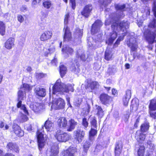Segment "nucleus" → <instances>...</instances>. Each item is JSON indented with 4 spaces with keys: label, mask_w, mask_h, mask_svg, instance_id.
Returning a JSON list of instances; mask_svg holds the SVG:
<instances>
[{
    "label": "nucleus",
    "mask_w": 156,
    "mask_h": 156,
    "mask_svg": "<svg viewBox=\"0 0 156 156\" xmlns=\"http://www.w3.org/2000/svg\"><path fill=\"white\" fill-rule=\"evenodd\" d=\"M62 51L68 54L71 55L73 52V49L68 46L64 47L62 48Z\"/></svg>",
    "instance_id": "40"
},
{
    "label": "nucleus",
    "mask_w": 156,
    "mask_h": 156,
    "mask_svg": "<svg viewBox=\"0 0 156 156\" xmlns=\"http://www.w3.org/2000/svg\"><path fill=\"white\" fill-rule=\"evenodd\" d=\"M148 27L149 28H153L154 30L156 29V20L155 19H154L150 23Z\"/></svg>",
    "instance_id": "47"
},
{
    "label": "nucleus",
    "mask_w": 156,
    "mask_h": 156,
    "mask_svg": "<svg viewBox=\"0 0 156 156\" xmlns=\"http://www.w3.org/2000/svg\"><path fill=\"white\" fill-rule=\"evenodd\" d=\"M145 137V134H143V132L137 131L136 134V137L138 141L141 143L144 140Z\"/></svg>",
    "instance_id": "22"
},
{
    "label": "nucleus",
    "mask_w": 156,
    "mask_h": 156,
    "mask_svg": "<svg viewBox=\"0 0 156 156\" xmlns=\"http://www.w3.org/2000/svg\"><path fill=\"white\" fill-rule=\"evenodd\" d=\"M125 5L124 4H116L115 5V8L117 10H120L122 11L121 12V14H122V15L118 16V18L117 19L118 20L123 15L122 11L124 10V9L125 8Z\"/></svg>",
    "instance_id": "28"
},
{
    "label": "nucleus",
    "mask_w": 156,
    "mask_h": 156,
    "mask_svg": "<svg viewBox=\"0 0 156 156\" xmlns=\"http://www.w3.org/2000/svg\"><path fill=\"white\" fill-rule=\"evenodd\" d=\"M144 147L143 146H141L137 152L138 156H144Z\"/></svg>",
    "instance_id": "48"
},
{
    "label": "nucleus",
    "mask_w": 156,
    "mask_h": 156,
    "mask_svg": "<svg viewBox=\"0 0 156 156\" xmlns=\"http://www.w3.org/2000/svg\"><path fill=\"white\" fill-rule=\"evenodd\" d=\"M90 122L91 125V128H94L97 129V123L96 118L95 117H90Z\"/></svg>",
    "instance_id": "30"
},
{
    "label": "nucleus",
    "mask_w": 156,
    "mask_h": 156,
    "mask_svg": "<svg viewBox=\"0 0 156 156\" xmlns=\"http://www.w3.org/2000/svg\"><path fill=\"white\" fill-rule=\"evenodd\" d=\"M67 72V68L64 65H61L60 66V73L61 76L63 77L66 74Z\"/></svg>",
    "instance_id": "36"
},
{
    "label": "nucleus",
    "mask_w": 156,
    "mask_h": 156,
    "mask_svg": "<svg viewBox=\"0 0 156 156\" xmlns=\"http://www.w3.org/2000/svg\"><path fill=\"white\" fill-rule=\"evenodd\" d=\"M57 62V59L56 58H55L54 59L52 60L51 61L52 64L53 65H56V63Z\"/></svg>",
    "instance_id": "62"
},
{
    "label": "nucleus",
    "mask_w": 156,
    "mask_h": 156,
    "mask_svg": "<svg viewBox=\"0 0 156 156\" xmlns=\"http://www.w3.org/2000/svg\"><path fill=\"white\" fill-rule=\"evenodd\" d=\"M44 126L48 131H52L54 129V125L53 123L50 121L48 119L44 123Z\"/></svg>",
    "instance_id": "17"
},
{
    "label": "nucleus",
    "mask_w": 156,
    "mask_h": 156,
    "mask_svg": "<svg viewBox=\"0 0 156 156\" xmlns=\"http://www.w3.org/2000/svg\"><path fill=\"white\" fill-rule=\"evenodd\" d=\"M127 45L131 48L133 51H136L138 47L136 39L134 37L131 38L128 42L127 41Z\"/></svg>",
    "instance_id": "13"
},
{
    "label": "nucleus",
    "mask_w": 156,
    "mask_h": 156,
    "mask_svg": "<svg viewBox=\"0 0 156 156\" xmlns=\"http://www.w3.org/2000/svg\"><path fill=\"white\" fill-rule=\"evenodd\" d=\"M41 105L37 103H32L30 105V108L35 113H37L41 108Z\"/></svg>",
    "instance_id": "18"
},
{
    "label": "nucleus",
    "mask_w": 156,
    "mask_h": 156,
    "mask_svg": "<svg viewBox=\"0 0 156 156\" xmlns=\"http://www.w3.org/2000/svg\"><path fill=\"white\" fill-rule=\"evenodd\" d=\"M75 147H70L67 150L64 151L63 156H73V154L76 151Z\"/></svg>",
    "instance_id": "20"
},
{
    "label": "nucleus",
    "mask_w": 156,
    "mask_h": 156,
    "mask_svg": "<svg viewBox=\"0 0 156 156\" xmlns=\"http://www.w3.org/2000/svg\"><path fill=\"white\" fill-rule=\"evenodd\" d=\"M115 69L112 67L109 68L108 70V72L110 74H111L114 73Z\"/></svg>",
    "instance_id": "56"
},
{
    "label": "nucleus",
    "mask_w": 156,
    "mask_h": 156,
    "mask_svg": "<svg viewBox=\"0 0 156 156\" xmlns=\"http://www.w3.org/2000/svg\"><path fill=\"white\" fill-rule=\"evenodd\" d=\"M122 148V145L121 141L117 142L115 147V156H119Z\"/></svg>",
    "instance_id": "15"
},
{
    "label": "nucleus",
    "mask_w": 156,
    "mask_h": 156,
    "mask_svg": "<svg viewBox=\"0 0 156 156\" xmlns=\"http://www.w3.org/2000/svg\"><path fill=\"white\" fill-rule=\"evenodd\" d=\"M76 34L78 35V37H80L82 36L83 31L81 30L78 29L76 31Z\"/></svg>",
    "instance_id": "54"
},
{
    "label": "nucleus",
    "mask_w": 156,
    "mask_h": 156,
    "mask_svg": "<svg viewBox=\"0 0 156 156\" xmlns=\"http://www.w3.org/2000/svg\"><path fill=\"white\" fill-rule=\"evenodd\" d=\"M20 10L23 12H25L27 10V8L26 6H23L21 8Z\"/></svg>",
    "instance_id": "57"
},
{
    "label": "nucleus",
    "mask_w": 156,
    "mask_h": 156,
    "mask_svg": "<svg viewBox=\"0 0 156 156\" xmlns=\"http://www.w3.org/2000/svg\"><path fill=\"white\" fill-rule=\"evenodd\" d=\"M34 92L36 95L37 96L44 97L46 95L45 89L41 87H36L34 90Z\"/></svg>",
    "instance_id": "10"
},
{
    "label": "nucleus",
    "mask_w": 156,
    "mask_h": 156,
    "mask_svg": "<svg viewBox=\"0 0 156 156\" xmlns=\"http://www.w3.org/2000/svg\"><path fill=\"white\" fill-rule=\"evenodd\" d=\"M125 66L126 69H129L130 68V65L128 63H126L125 65Z\"/></svg>",
    "instance_id": "64"
},
{
    "label": "nucleus",
    "mask_w": 156,
    "mask_h": 156,
    "mask_svg": "<svg viewBox=\"0 0 156 156\" xmlns=\"http://www.w3.org/2000/svg\"><path fill=\"white\" fill-rule=\"evenodd\" d=\"M97 133V131L96 129L91 128V130L89 132V136L90 139L92 137L96 135Z\"/></svg>",
    "instance_id": "46"
},
{
    "label": "nucleus",
    "mask_w": 156,
    "mask_h": 156,
    "mask_svg": "<svg viewBox=\"0 0 156 156\" xmlns=\"http://www.w3.org/2000/svg\"><path fill=\"white\" fill-rule=\"evenodd\" d=\"M127 29H126V30L125 29H124L125 31H126L125 32L122 33V34H123L122 36H120L117 39V40L116 41V42H115V43L114 44V45L115 46L116 44L118 45L119 44L120 42V41L124 39V37L128 33L127 32L126 30Z\"/></svg>",
    "instance_id": "43"
},
{
    "label": "nucleus",
    "mask_w": 156,
    "mask_h": 156,
    "mask_svg": "<svg viewBox=\"0 0 156 156\" xmlns=\"http://www.w3.org/2000/svg\"><path fill=\"white\" fill-rule=\"evenodd\" d=\"M92 9L91 5H86L81 12V14L85 17L87 18L90 15V13Z\"/></svg>",
    "instance_id": "12"
},
{
    "label": "nucleus",
    "mask_w": 156,
    "mask_h": 156,
    "mask_svg": "<svg viewBox=\"0 0 156 156\" xmlns=\"http://www.w3.org/2000/svg\"><path fill=\"white\" fill-rule=\"evenodd\" d=\"M74 86L73 84H62L61 80L58 79L53 86V94H61L64 93H68L69 91L73 92L74 91Z\"/></svg>",
    "instance_id": "2"
},
{
    "label": "nucleus",
    "mask_w": 156,
    "mask_h": 156,
    "mask_svg": "<svg viewBox=\"0 0 156 156\" xmlns=\"http://www.w3.org/2000/svg\"><path fill=\"white\" fill-rule=\"evenodd\" d=\"M27 130L29 131H31L32 130L31 126L30 125H28L26 127Z\"/></svg>",
    "instance_id": "61"
},
{
    "label": "nucleus",
    "mask_w": 156,
    "mask_h": 156,
    "mask_svg": "<svg viewBox=\"0 0 156 156\" xmlns=\"http://www.w3.org/2000/svg\"><path fill=\"white\" fill-rule=\"evenodd\" d=\"M18 100H23L25 98L26 93L20 89L18 92Z\"/></svg>",
    "instance_id": "35"
},
{
    "label": "nucleus",
    "mask_w": 156,
    "mask_h": 156,
    "mask_svg": "<svg viewBox=\"0 0 156 156\" xmlns=\"http://www.w3.org/2000/svg\"><path fill=\"white\" fill-rule=\"evenodd\" d=\"M55 136L60 142H66L70 138L69 135L60 130H58L56 132Z\"/></svg>",
    "instance_id": "4"
},
{
    "label": "nucleus",
    "mask_w": 156,
    "mask_h": 156,
    "mask_svg": "<svg viewBox=\"0 0 156 156\" xmlns=\"http://www.w3.org/2000/svg\"><path fill=\"white\" fill-rule=\"evenodd\" d=\"M37 136L39 149L41 151L45 144V140L42 133L39 131L37 132Z\"/></svg>",
    "instance_id": "6"
},
{
    "label": "nucleus",
    "mask_w": 156,
    "mask_h": 156,
    "mask_svg": "<svg viewBox=\"0 0 156 156\" xmlns=\"http://www.w3.org/2000/svg\"><path fill=\"white\" fill-rule=\"evenodd\" d=\"M5 33V26L2 21H0V34L3 36Z\"/></svg>",
    "instance_id": "38"
},
{
    "label": "nucleus",
    "mask_w": 156,
    "mask_h": 156,
    "mask_svg": "<svg viewBox=\"0 0 156 156\" xmlns=\"http://www.w3.org/2000/svg\"><path fill=\"white\" fill-rule=\"evenodd\" d=\"M52 109H55L63 108L65 105L64 100L61 98L54 99L52 101Z\"/></svg>",
    "instance_id": "5"
},
{
    "label": "nucleus",
    "mask_w": 156,
    "mask_h": 156,
    "mask_svg": "<svg viewBox=\"0 0 156 156\" xmlns=\"http://www.w3.org/2000/svg\"><path fill=\"white\" fill-rule=\"evenodd\" d=\"M7 147L10 150H14L17 153H19V149L18 146L15 144L10 142L8 144Z\"/></svg>",
    "instance_id": "24"
},
{
    "label": "nucleus",
    "mask_w": 156,
    "mask_h": 156,
    "mask_svg": "<svg viewBox=\"0 0 156 156\" xmlns=\"http://www.w3.org/2000/svg\"><path fill=\"white\" fill-rule=\"evenodd\" d=\"M57 123L60 127L65 128L67 124V121L64 117H60L58 120Z\"/></svg>",
    "instance_id": "21"
},
{
    "label": "nucleus",
    "mask_w": 156,
    "mask_h": 156,
    "mask_svg": "<svg viewBox=\"0 0 156 156\" xmlns=\"http://www.w3.org/2000/svg\"><path fill=\"white\" fill-rule=\"evenodd\" d=\"M52 34V32L48 30H46L42 33L40 37V40L43 41H45L51 38Z\"/></svg>",
    "instance_id": "9"
},
{
    "label": "nucleus",
    "mask_w": 156,
    "mask_h": 156,
    "mask_svg": "<svg viewBox=\"0 0 156 156\" xmlns=\"http://www.w3.org/2000/svg\"><path fill=\"white\" fill-rule=\"evenodd\" d=\"M58 153V146L57 144L53 146L51 148V156H57Z\"/></svg>",
    "instance_id": "25"
},
{
    "label": "nucleus",
    "mask_w": 156,
    "mask_h": 156,
    "mask_svg": "<svg viewBox=\"0 0 156 156\" xmlns=\"http://www.w3.org/2000/svg\"><path fill=\"white\" fill-rule=\"evenodd\" d=\"M32 87L30 86L29 85L24 83L20 87V89L22 91L24 90L25 93L29 92L32 90Z\"/></svg>",
    "instance_id": "26"
},
{
    "label": "nucleus",
    "mask_w": 156,
    "mask_h": 156,
    "mask_svg": "<svg viewBox=\"0 0 156 156\" xmlns=\"http://www.w3.org/2000/svg\"><path fill=\"white\" fill-rule=\"evenodd\" d=\"M149 108L150 111L156 110V99L152 100L149 105Z\"/></svg>",
    "instance_id": "31"
},
{
    "label": "nucleus",
    "mask_w": 156,
    "mask_h": 156,
    "mask_svg": "<svg viewBox=\"0 0 156 156\" xmlns=\"http://www.w3.org/2000/svg\"><path fill=\"white\" fill-rule=\"evenodd\" d=\"M15 39L11 37L8 39L5 44V48L8 49H11L14 46Z\"/></svg>",
    "instance_id": "16"
},
{
    "label": "nucleus",
    "mask_w": 156,
    "mask_h": 156,
    "mask_svg": "<svg viewBox=\"0 0 156 156\" xmlns=\"http://www.w3.org/2000/svg\"><path fill=\"white\" fill-rule=\"evenodd\" d=\"M76 62V67H75V66H73L71 67V69H72V71L74 73H79L80 72V70L79 68H78V66H77V62Z\"/></svg>",
    "instance_id": "49"
},
{
    "label": "nucleus",
    "mask_w": 156,
    "mask_h": 156,
    "mask_svg": "<svg viewBox=\"0 0 156 156\" xmlns=\"http://www.w3.org/2000/svg\"><path fill=\"white\" fill-rule=\"evenodd\" d=\"M149 125L148 123L145 122L142 124L141 126V132H146L148 129Z\"/></svg>",
    "instance_id": "37"
},
{
    "label": "nucleus",
    "mask_w": 156,
    "mask_h": 156,
    "mask_svg": "<svg viewBox=\"0 0 156 156\" xmlns=\"http://www.w3.org/2000/svg\"><path fill=\"white\" fill-rule=\"evenodd\" d=\"M150 114L151 115V117L154 118V119H156V112L155 113H152L151 112V111H150Z\"/></svg>",
    "instance_id": "58"
},
{
    "label": "nucleus",
    "mask_w": 156,
    "mask_h": 156,
    "mask_svg": "<svg viewBox=\"0 0 156 156\" xmlns=\"http://www.w3.org/2000/svg\"><path fill=\"white\" fill-rule=\"evenodd\" d=\"M99 85L98 82L96 81L92 82L90 85V87L91 89H94L99 88Z\"/></svg>",
    "instance_id": "45"
},
{
    "label": "nucleus",
    "mask_w": 156,
    "mask_h": 156,
    "mask_svg": "<svg viewBox=\"0 0 156 156\" xmlns=\"http://www.w3.org/2000/svg\"><path fill=\"white\" fill-rule=\"evenodd\" d=\"M111 2V0H99V3L101 8L103 9L109 4Z\"/></svg>",
    "instance_id": "27"
},
{
    "label": "nucleus",
    "mask_w": 156,
    "mask_h": 156,
    "mask_svg": "<svg viewBox=\"0 0 156 156\" xmlns=\"http://www.w3.org/2000/svg\"><path fill=\"white\" fill-rule=\"evenodd\" d=\"M96 109L97 110V115L98 117L102 118L104 115V112L102 108L98 106H96Z\"/></svg>",
    "instance_id": "41"
},
{
    "label": "nucleus",
    "mask_w": 156,
    "mask_h": 156,
    "mask_svg": "<svg viewBox=\"0 0 156 156\" xmlns=\"http://www.w3.org/2000/svg\"><path fill=\"white\" fill-rule=\"evenodd\" d=\"M90 143L88 142L87 141L85 143L83 146V150L85 153H86L88 149L90 147Z\"/></svg>",
    "instance_id": "50"
},
{
    "label": "nucleus",
    "mask_w": 156,
    "mask_h": 156,
    "mask_svg": "<svg viewBox=\"0 0 156 156\" xmlns=\"http://www.w3.org/2000/svg\"><path fill=\"white\" fill-rule=\"evenodd\" d=\"M13 131L17 136L21 137L24 135V132L17 124H13L12 126Z\"/></svg>",
    "instance_id": "14"
},
{
    "label": "nucleus",
    "mask_w": 156,
    "mask_h": 156,
    "mask_svg": "<svg viewBox=\"0 0 156 156\" xmlns=\"http://www.w3.org/2000/svg\"><path fill=\"white\" fill-rule=\"evenodd\" d=\"M35 76L37 78L40 79L43 78L44 75L43 73H35Z\"/></svg>",
    "instance_id": "52"
},
{
    "label": "nucleus",
    "mask_w": 156,
    "mask_h": 156,
    "mask_svg": "<svg viewBox=\"0 0 156 156\" xmlns=\"http://www.w3.org/2000/svg\"><path fill=\"white\" fill-rule=\"evenodd\" d=\"M82 125L84 126L85 128H87L88 126V123L85 118L83 119L82 120Z\"/></svg>",
    "instance_id": "51"
},
{
    "label": "nucleus",
    "mask_w": 156,
    "mask_h": 156,
    "mask_svg": "<svg viewBox=\"0 0 156 156\" xmlns=\"http://www.w3.org/2000/svg\"><path fill=\"white\" fill-rule=\"evenodd\" d=\"M85 133L83 130H77L74 132V137L78 143L81 142L83 138Z\"/></svg>",
    "instance_id": "7"
},
{
    "label": "nucleus",
    "mask_w": 156,
    "mask_h": 156,
    "mask_svg": "<svg viewBox=\"0 0 156 156\" xmlns=\"http://www.w3.org/2000/svg\"><path fill=\"white\" fill-rule=\"evenodd\" d=\"M111 23H112V31L110 33L108 37L109 44H112L117 37V31L124 32V29L126 30L128 28L129 25V23L127 21L122 22L119 23V21L116 20H114L111 21V19L110 18L106 20L105 25H109Z\"/></svg>",
    "instance_id": "1"
},
{
    "label": "nucleus",
    "mask_w": 156,
    "mask_h": 156,
    "mask_svg": "<svg viewBox=\"0 0 156 156\" xmlns=\"http://www.w3.org/2000/svg\"><path fill=\"white\" fill-rule=\"evenodd\" d=\"M66 101H67V104L68 105H69V106L72 107L71 105L70 102V98L69 97H67L66 98Z\"/></svg>",
    "instance_id": "63"
},
{
    "label": "nucleus",
    "mask_w": 156,
    "mask_h": 156,
    "mask_svg": "<svg viewBox=\"0 0 156 156\" xmlns=\"http://www.w3.org/2000/svg\"><path fill=\"white\" fill-rule=\"evenodd\" d=\"M18 119L19 121L21 122H25L28 119V118L27 115L23 114L22 113H20L19 114Z\"/></svg>",
    "instance_id": "32"
},
{
    "label": "nucleus",
    "mask_w": 156,
    "mask_h": 156,
    "mask_svg": "<svg viewBox=\"0 0 156 156\" xmlns=\"http://www.w3.org/2000/svg\"><path fill=\"white\" fill-rule=\"evenodd\" d=\"M17 18L18 20L20 23H22L23 22L24 18L22 15H18L17 16Z\"/></svg>",
    "instance_id": "53"
},
{
    "label": "nucleus",
    "mask_w": 156,
    "mask_h": 156,
    "mask_svg": "<svg viewBox=\"0 0 156 156\" xmlns=\"http://www.w3.org/2000/svg\"><path fill=\"white\" fill-rule=\"evenodd\" d=\"M131 97V92L130 90H127L126 92V94L123 98V104L125 106H126L129 99Z\"/></svg>",
    "instance_id": "19"
},
{
    "label": "nucleus",
    "mask_w": 156,
    "mask_h": 156,
    "mask_svg": "<svg viewBox=\"0 0 156 156\" xmlns=\"http://www.w3.org/2000/svg\"><path fill=\"white\" fill-rule=\"evenodd\" d=\"M55 51V47L53 45H51L49 47L47 51H45V55L47 56L49 53H51Z\"/></svg>",
    "instance_id": "39"
},
{
    "label": "nucleus",
    "mask_w": 156,
    "mask_h": 156,
    "mask_svg": "<svg viewBox=\"0 0 156 156\" xmlns=\"http://www.w3.org/2000/svg\"><path fill=\"white\" fill-rule=\"evenodd\" d=\"M139 122V118H137L136 120V122L134 124V126L135 128H136L138 126V124Z\"/></svg>",
    "instance_id": "59"
},
{
    "label": "nucleus",
    "mask_w": 156,
    "mask_h": 156,
    "mask_svg": "<svg viewBox=\"0 0 156 156\" xmlns=\"http://www.w3.org/2000/svg\"><path fill=\"white\" fill-rule=\"evenodd\" d=\"M112 94L115 96H116L117 95V91L115 89H113L112 90Z\"/></svg>",
    "instance_id": "60"
},
{
    "label": "nucleus",
    "mask_w": 156,
    "mask_h": 156,
    "mask_svg": "<svg viewBox=\"0 0 156 156\" xmlns=\"http://www.w3.org/2000/svg\"><path fill=\"white\" fill-rule=\"evenodd\" d=\"M69 122L70 123V126L69 128L67 130L68 131H71L74 129L75 126L77 124V122L74 120L72 119L70 120Z\"/></svg>",
    "instance_id": "34"
},
{
    "label": "nucleus",
    "mask_w": 156,
    "mask_h": 156,
    "mask_svg": "<svg viewBox=\"0 0 156 156\" xmlns=\"http://www.w3.org/2000/svg\"><path fill=\"white\" fill-rule=\"evenodd\" d=\"M112 55L111 51L108 50L107 49L105 53V58L107 60H109L112 59Z\"/></svg>",
    "instance_id": "42"
},
{
    "label": "nucleus",
    "mask_w": 156,
    "mask_h": 156,
    "mask_svg": "<svg viewBox=\"0 0 156 156\" xmlns=\"http://www.w3.org/2000/svg\"><path fill=\"white\" fill-rule=\"evenodd\" d=\"M100 99L102 103L105 105L111 103L112 100L111 97L105 94H101L100 96Z\"/></svg>",
    "instance_id": "11"
},
{
    "label": "nucleus",
    "mask_w": 156,
    "mask_h": 156,
    "mask_svg": "<svg viewBox=\"0 0 156 156\" xmlns=\"http://www.w3.org/2000/svg\"><path fill=\"white\" fill-rule=\"evenodd\" d=\"M18 102L17 104V107L18 108H20L21 109L23 110V112L26 114L28 115V112L26 107L25 105H22V101L21 100H18Z\"/></svg>",
    "instance_id": "33"
},
{
    "label": "nucleus",
    "mask_w": 156,
    "mask_h": 156,
    "mask_svg": "<svg viewBox=\"0 0 156 156\" xmlns=\"http://www.w3.org/2000/svg\"><path fill=\"white\" fill-rule=\"evenodd\" d=\"M138 107V101L137 99H134L132 101V105L131 106V108H132L133 110L134 111L136 110Z\"/></svg>",
    "instance_id": "29"
},
{
    "label": "nucleus",
    "mask_w": 156,
    "mask_h": 156,
    "mask_svg": "<svg viewBox=\"0 0 156 156\" xmlns=\"http://www.w3.org/2000/svg\"><path fill=\"white\" fill-rule=\"evenodd\" d=\"M102 25V23L101 20H96L93 24L91 29V33L93 34L96 33L100 30L101 27Z\"/></svg>",
    "instance_id": "8"
},
{
    "label": "nucleus",
    "mask_w": 156,
    "mask_h": 156,
    "mask_svg": "<svg viewBox=\"0 0 156 156\" xmlns=\"http://www.w3.org/2000/svg\"><path fill=\"white\" fill-rule=\"evenodd\" d=\"M70 3L72 5V8L74 9L76 6L75 0H70Z\"/></svg>",
    "instance_id": "55"
},
{
    "label": "nucleus",
    "mask_w": 156,
    "mask_h": 156,
    "mask_svg": "<svg viewBox=\"0 0 156 156\" xmlns=\"http://www.w3.org/2000/svg\"><path fill=\"white\" fill-rule=\"evenodd\" d=\"M76 57H78V60H81L83 61H86L88 58V56H86L83 51L80 50L77 51Z\"/></svg>",
    "instance_id": "23"
},
{
    "label": "nucleus",
    "mask_w": 156,
    "mask_h": 156,
    "mask_svg": "<svg viewBox=\"0 0 156 156\" xmlns=\"http://www.w3.org/2000/svg\"><path fill=\"white\" fill-rule=\"evenodd\" d=\"M43 5L44 6L47 8H49L51 5V3L50 0H43Z\"/></svg>",
    "instance_id": "44"
},
{
    "label": "nucleus",
    "mask_w": 156,
    "mask_h": 156,
    "mask_svg": "<svg viewBox=\"0 0 156 156\" xmlns=\"http://www.w3.org/2000/svg\"><path fill=\"white\" fill-rule=\"evenodd\" d=\"M69 18V14L67 13L65 15L64 19L65 26L64 29V41H70L72 38L71 34L69 28L68 27L67 24L68 22V19Z\"/></svg>",
    "instance_id": "3"
}]
</instances>
